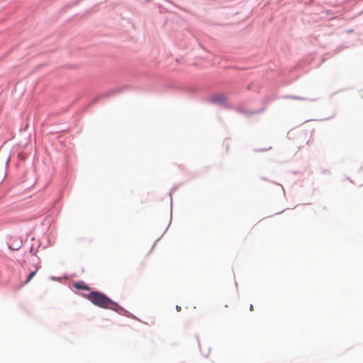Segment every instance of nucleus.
Instances as JSON below:
<instances>
[{"label":"nucleus","mask_w":363,"mask_h":363,"mask_svg":"<svg viewBox=\"0 0 363 363\" xmlns=\"http://www.w3.org/2000/svg\"><path fill=\"white\" fill-rule=\"evenodd\" d=\"M74 288L81 290H89V287L83 281H79L74 284Z\"/></svg>","instance_id":"7ed1b4c3"},{"label":"nucleus","mask_w":363,"mask_h":363,"mask_svg":"<svg viewBox=\"0 0 363 363\" xmlns=\"http://www.w3.org/2000/svg\"><path fill=\"white\" fill-rule=\"evenodd\" d=\"M177 311H181V307L179 306H177L176 307Z\"/></svg>","instance_id":"0eeeda50"},{"label":"nucleus","mask_w":363,"mask_h":363,"mask_svg":"<svg viewBox=\"0 0 363 363\" xmlns=\"http://www.w3.org/2000/svg\"><path fill=\"white\" fill-rule=\"evenodd\" d=\"M213 100L215 101H223L225 100V96L224 95H219V96H215L213 98Z\"/></svg>","instance_id":"39448f33"},{"label":"nucleus","mask_w":363,"mask_h":363,"mask_svg":"<svg viewBox=\"0 0 363 363\" xmlns=\"http://www.w3.org/2000/svg\"><path fill=\"white\" fill-rule=\"evenodd\" d=\"M250 310L251 311H253V306H252V305H250Z\"/></svg>","instance_id":"6e6552de"},{"label":"nucleus","mask_w":363,"mask_h":363,"mask_svg":"<svg viewBox=\"0 0 363 363\" xmlns=\"http://www.w3.org/2000/svg\"><path fill=\"white\" fill-rule=\"evenodd\" d=\"M228 306L227 304H223V303H221V305H220V311L221 312H225V309L226 308H228Z\"/></svg>","instance_id":"423d86ee"},{"label":"nucleus","mask_w":363,"mask_h":363,"mask_svg":"<svg viewBox=\"0 0 363 363\" xmlns=\"http://www.w3.org/2000/svg\"><path fill=\"white\" fill-rule=\"evenodd\" d=\"M86 297L93 304L102 308L111 309L115 311H118L121 308L118 303L113 301L105 294L98 291H91Z\"/></svg>","instance_id":"f257e3e1"},{"label":"nucleus","mask_w":363,"mask_h":363,"mask_svg":"<svg viewBox=\"0 0 363 363\" xmlns=\"http://www.w3.org/2000/svg\"><path fill=\"white\" fill-rule=\"evenodd\" d=\"M200 351L204 357L208 358L211 353V347L208 344L203 343L202 345H200Z\"/></svg>","instance_id":"f03ea898"},{"label":"nucleus","mask_w":363,"mask_h":363,"mask_svg":"<svg viewBox=\"0 0 363 363\" xmlns=\"http://www.w3.org/2000/svg\"><path fill=\"white\" fill-rule=\"evenodd\" d=\"M35 274H36V271L31 272L29 274L27 279L26 280L25 284H26L29 283L31 281V279L34 277Z\"/></svg>","instance_id":"20e7f679"}]
</instances>
